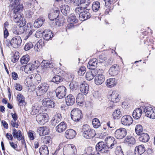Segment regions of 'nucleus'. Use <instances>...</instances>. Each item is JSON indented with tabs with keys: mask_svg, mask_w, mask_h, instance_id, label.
Returning <instances> with one entry per match:
<instances>
[{
	"mask_svg": "<svg viewBox=\"0 0 155 155\" xmlns=\"http://www.w3.org/2000/svg\"><path fill=\"white\" fill-rule=\"evenodd\" d=\"M44 143L49 146L52 143L51 139L50 137L48 136H45L43 139Z\"/></svg>",
	"mask_w": 155,
	"mask_h": 155,
	"instance_id": "53",
	"label": "nucleus"
},
{
	"mask_svg": "<svg viewBox=\"0 0 155 155\" xmlns=\"http://www.w3.org/2000/svg\"><path fill=\"white\" fill-rule=\"evenodd\" d=\"M41 77L40 74H33L28 76L25 81V84L28 86H31L33 84H39L41 81Z\"/></svg>",
	"mask_w": 155,
	"mask_h": 155,
	"instance_id": "1",
	"label": "nucleus"
},
{
	"mask_svg": "<svg viewBox=\"0 0 155 155\" xmlns=\"http://www.w3.org/2000/svg\"><path fill=\"white\" fill-rule=\"evenodd\" d=\"M46 128L44 127H38L37 131L41 136H43L47 134V131L46 130Z\"/></svg>",
	"mask_w": 155,
	"mask_h": 155,
	"instance_id": "46",
	"label": "nucleus"
},
{
	"mask_svg": "<svg viewBox=\"0 0 155 155\" xmlns=\"http://www.w3.org/2000/svg\"><path fill=\"white\" fill-rule=\"evenodd\" d=\"M84 10L82 7H77L75 9V12L76 14H80L81 12H82V11H84Z\"/></svg>",
	"mask_w": 155,
	"mask_h": 155,
	"instance_id": "64",
	"label": "nucleus"
},
{
	"mask_svg": "<svg viewBox=\"0 0 155 155\" xmlns=\"http://www.w3.org/2000/svg\"><path fill=\"white\" fill-rule=\"evenodd\" d=\"M115 153L117 155H124L123 151L120 146L117 147L115 151Z\"/></svg>",
	"mask_w": 155,
	"mask_h": 155,
	"instance_id": "55",
	"label": "nucleus"
},
{
	"mask_svg": "<svg viewBox=\"0 0 155 155\" xmlns=\"http://www.w3.org/2000/svg\"><path fill=\"white\" fill-rule=\"evenodd\" d=\"M59 13V10L58 8L52 9L48 14V18L51 21H54L58 17Z\"/></svg>",
	"mask_w": 155,
	"mask_h": 155,
	"instance_id": "19",
	"label": "nucleus"
},
{
	"mask_svg": "<svg viewBox=\"0 0 155 155\" xmlns=\"http://www.w3.org/2000/svg\"><path fill=\"white\" fill-rule=\"evenodd\" d=\"M45 20L38 18L35 21L34 23V26L35 28L41 27L43 25Z\"/></svg>",
	"mask_w": 155,
	"mask_h": 155,
	"instance_id": "43",
	"label": "nucleus"
},
{
	"mask_svg": "<svg viewBox=\"0 0 155 155\" xmlns=\"http://www.w3.org/2000/svg\"><path fill=\"white\" fill-rule=\"evenodd\" d=\"M61 116L60 114H56L52 118L51 120L52 124L54 126L56 125L61 121Z\"/></svg>",
	"mask_w": 155,
	"mask_h": 155,
	"instance_id": "30",
	"label": "nucleus"
},
{
	"mask_svg": "<svg viewBox=\"0 0 155 155\" xmlns=\"http://www.w3.org/2000/svg\"><path fill=\"white\" fill-rule=\"evenodd\" d=\"M86 68L84 67H81L78 71V74L79 75H83L85 72Z\"/></svg>",
	"mask_w": 155,
	"mask_h": 155,
	"instance_id": "60",
	"label": "nucleus"
},
{
	"mask_svg": "<svg viewBox=\"0 0 155 155\" xmlns=\"http://www.w3.org/2000/svg\"><path fill=\"white\" fill-rule=\"evenodd\" d=\"M12 135L14 138H17L18 140H22L23 139V137L22 136L21 131L20 130L17 131L15 129H12Z\"/></svg>",
	"mask_w": 155,
	"mask_h": 155,
	"instance_id": "23",
	"label": "nucleus"
},
{
	"mask_svg": "<svg viewBox=\"0 0 155 155\" xmlns=\"http://www.w3.org/2000/svg\"><path fill=\"white\" fill-rule=\"evenodd\" d=\"M133 119L130 115H124L121 119V123L124 125L129 126L133 123Z\"/></svg>",
	"mask_w": 155,
	"mask_h": 155,
	"instance_id": "13",
	"label": "nucleus"
},
{
	"mask_svg": "<svg viewBox=\"0 0 155 155\" xmlns=\"http://www.w3.org/2000/svg\"><path fill=\"white\" fill-rule=\"evenodd\" d=\"M49 87L48 84L46 83L40 84L38 87L36 91L38 96H41L45 94L48 91Z\"/></svg>",
	"mask_w": 155,
	"mask_h": 155,
	"instance_id": "8",
	"label": "nucleus"
},
{
	"mask_svg": "<svg viewBox=\"0 0 155 155\" xmlns=\"http://www.w3.org/2000/svg\"><path fill=\"white\" fill-rule=\"evenodd\" d=\"M97 60L96 58H93L89 61L87 67L89 69L93 70L97 67Z\"/></svg>",
	"mask_w": 155,
	"mask_h": 155,
	"instance_id": "32",
	"label": "nucleus"
},
{
	"mask_svg": "<svg viewBox=\"0 0 155 155\" xmlns=\"http://www.w3.org/2000/svg\"><path fill=\"white\" fill-rule=\"evenodd\" d=\"M76 134L75 131L71 129L67 130L65 134L66 138L68 139H71L73 138Z\"/></svg>",
	"mask_w": 155,
	"mask_h": 155,
	"instance_id": "27",
	"label": "nucleus"
},
{
	"mask_svg": "<svg viewBox=\"0 0 155 155\" xmlns=\"http://www.w3.org/2000/svg\"><path fill=\"white\" fill-rule=\"evenodd\" d=\"M36 120L39 124L43 125L48 121L49 117L46 113H40L36 116Z\"/></svg>",
	"mask_w": 155,
	"mask_h": 155,
	"instance_id": "5",
	"label": "nucleus"
},
{
	"mask_svg": "<svg viewBox=\"0 0 155 155\" xmlns=\"http://www.w3.org/2000/svg\"><path fill=\"white\" fill-rule=\"evenodd\" d=\"M91 1L90 0H83L81 4L82 7L84 9H85L89 5Z\"/></svg>",
	"mask_w": 155,
	"mask_h": 155,
	"instance_id": "52",
	"label": "nucleus"
},
{
	"mask_svg": "<svg viewBox=\"0 0 155 155\" xmlns=\"http://www.w3.org/2000/svg\"><path fill=\"white\" fill-rule=\"evenodd\" d=\"M124 142L128 144H134L135 143V140L134 138L131 136H127L125 139Z\"/></svg>",
	"mask_w": 155,
	"mask_h": 155,
	"instance_id": "42",
	"label": "nucleus"
},
{
	"mask_svg": "<svg viewBox=\"0 0 155 155\" xmlns=\"http://www.w3.org/2000/svg\"><path fill=\"white\" fill-rule=\"evenodd\" d=\"M40 43L41 42L39 41L34 46V48L35 50L37 51H40V49L41 48L42 46Z\"/></svg>",
	"mask_w": 155,
	"mask_h": 155,
	"instance_id": "57",
	"label": "nucleus"
},
{
	"mask_svg": "<svg viewBox=\"0 0 155 155\" xmlns=\"http://www.w3.org/2000/svg\"><path fill=\"white\" fill-rule=\"evenodd\" d=\"M12 47L14 48H17L21 45L22 40L20 36H16L12 38Z\"/></svg>",
	"mask_w": 155,
	"mask_h": 155,
	"instance_id": "18",
	"label": "nucleus"
},
{
	"mask_svg": "<svg viewBox=\"0 0 155 155\" xmlns=\"http://www.w3.org/2000/svg\"><path fill=\"white\" fill-rule=\"evenodd\" d=\"M30 60L28 55L26 54L23 56L20 59V62L22 64H27Z\"/></svg>",
	"mask_w": 155,
	"mask_h": 155,
	"instance_id": "48",
	"label": "nucleus"
},
{
	"mask_svg": "<svg viewBox=\"0 0 155 155\" xmlns=\"http://www.w3.org/2000/svg\"><path fill=\"white\" fill-rule=\"evenodd\" d=\"M41 66L43 69L52 68L53 67V64L50 63L48 60H43L41 63Z\"/></svg>",
	"mask_w": 155,
	"mask_h": 155,
	"instance_id": "35",
	"label": "nucleus"
},
{
	"mask_svg": "<svg viewBox=\"0 0 155 155\" xmlns=\"http://www.w3.org/2000/svg\"><path fill=\"white\" fill-rule=\"evenodd\" d=\"M143 128L142 126L140 125H137L136 126L135 131L136 134L140 135L139 138V140L141 142L145 143V134L142 132Z\"/></svg>",
	"mask_w": 155,
	"mask_h": 155,
	"instance_id": "10",
	"label": "nucleus"
},
{
	"mask_svg": "<svg viewBox=\"0 0 155 155\" xmlns=\"http://www.w3.org/2000/svg\"><path fill=\"white\" fill-rule=\"evenodd\" d=\"M121 112L119 109H117L113 112V116L114 119L120 117V115Z\"/></svg>",
	"mask_w": 155,
	"mask_h": 155,
	"instance_id": "51",
	"label": "nucleus"
},
{
	"mask_svg": "<svg viewBox=\"0 0 155 155\" xmlns=\"http://www.w3.org/2000/svg\"><path fill=\"white\" fill-rule=\"evenodd\" d=\"M89 87L88 84L85 81L81 83L80 85V89L82 94H87L88 92Z\"/></svg>",
	"mask_w": 155,
	"mask_h": 155,
	"instance_id": "20",
	"label": "nucleus"
},
{
	"mask_svg": "<svg viewBox=\"0 0 155 155\" xmlns=\"http://www.w3.org/2000/svg\"><path fill=\"white\" fill-rule=\"evenodd\" d=\"M84 95L81 93L78 94L76 98V102L78 105L82 104L84 102Z\"/></svg>",
	"mask_w": 155,
	"mask_h": 155,
	"instance_id": "40",
	"label": "nucleus"
},
{
	"mask_svg": "<svg viewBox=\"0 0 155 155\" xmlns=\"http://www.w3.org/2000/svg\"><path fill=\"white\" fill-rule=\"evenodd\" d=\"M43 37L44 39L45 40H49L53 36L52 32L49 30L43 31Z\"/></svg>",
	"mask_w": 155,
	"mask_h": 155,
	"instance_id": "39",
	"label": "nucleus"
},
{
	"mask_svg": "<svg viewBox=\"0 0 155 155\" xmlns=\"http://www.w3.org/2000/svg\"><path fill=\"white\" fill-rule=\"evenodd\" d=\"M116 83L115 79L114 78H109L106 81V85L109 87H114L116 85Z\"/></svg>",
	"mask_w": 155,
	"mask_h": 155,
	"instance_id": "36",
	"label": "nucleus"
},
{
	"mask_svg": "<svg viewBox=\"0 0 155 155\" xmlns=\"http://www.w3.org/2000/svg\"><path fill=\"white\" fill-rule=\"evenodd\" d=\"M111 101L113 103L118 102L120 99V97L117 92L114 91L110 95Z\"/></svg>",
	"mask_w": 155,
	"mask_h": 155,
	"instance_id": "28",
	"label": "nucleus"
},
{
	"mask_svg": "<svg viewBox=\"0 0 155 155\" xmlns=\"http://www.w3.org/2000/svg\"><path fill=\"white\" fill-rule=\"evenodd\" d=\"M66 104L68 106H71L75 103V100L74 97L71 94L68 95L65 98Z\"/></svg>",
	"mask_w": 155,
	"mask_h": 155,
	"instance_id": "26",
	"label": "nucleus"
},
{
	"mask_svg": "<svg viewBox=\"0 0 155 155\" xmlns=\"http://www.w3.org/2000/svg\"><path fill=\"white\" fill-rule=\"evenodd\" d=\"M82 131L84 137L87 139H90L94 137L95 135V131L90 129L88 125L86 124L84 125L82 127Z\"/></svg>",
	"mask_w": 155,
	"mask_h": 155,
	"instance_id": "2",
	"label": "nucleus"
},
{
	"mask_svg": "<svg viewBox=\"0 0 155 155\" xmlns=\"http://www.w3.org/2000/svg\"><path fill=\"white\" fill-rule=\"evenodd\" d=\"M105 80L104 76L102 74H98L95 76V83L97 85H100L104 83Z\"/></svg>",
	"mask_w": 155,
	"mask_h": 155,
	"instance_id": "22",
	"label": "nucleus"
},
{
	"mask_svg": "<svg viewBox=\"0 0 155 155\" xmlns=\"http://www.w3.org/2000/svg\"><path fill=\"white\" fill-rule=\"evenodd\" d=\"M142 113V110L140 108L135 109L133 113V116L135 119H138L141 117Z\"/></svg>",
	"mask_w": 155,
	"mask_h": 155,
	"instance_id": "33",
	"label": "nucleus"
},
{
	"mask_svg": "<svg viewBox=\"0 0 155 155\" xmlns=\"http://www.w3.org/2000/svg\"><path fill=\"white\" fill-rule=\"evenodd\" d=\"M62 81V78L59 75H56L53 78L52 81L57 84H58Z\"/></svg>",
	"mask_w": 155,
	"mask_h": 155,
	"instance_id": "49",
	"label": "nucleus"
},
{
	"mask_svg": "<svg viewBox=\"0 0 155 155\" xmlns=\"http://www.w3.org/2000/svg\"><path fill=\"white\" fill-rule=\"evenodd\" d=\"M35 65L31 63H29L25 65L24 68V71L27 73H31L35 70Z\"/></svg>",
	"mask_w": 155,
	"mask_h": 155,
	"instance_id": "34",
	"label": "nucleus"
},
{
	"mask_svg": "<svg viewBox=\"0 0 155 155\" xmlns=\"http://www.w3.org/2000/svg\"><path fill=\"white\" fill-rule=\"evenodd\" d=\"M127 134L126 129L121 128L117 129L115 131L114 135L115 137L117 139H122L124 138Z\"/></svg>",
	"mask_w": 155,
	"mask_h": 155,
	"instance_id": "12",
	"label": "nucleus"
},
{
	"mask_svg": "<svg viewBox=\"0 0 155 155\" xmlns=\"http://www.w3.org/2000/svg\"><path fill=\"white\" fill-rule=\"evenodd\" d=\"M100 8V3L98 1L94 2L92 6V9L95 12H97Z\"/></svg>",
	"mask_w": 155,
	"mask_h": 155,
	"instance_id": "44",
	"label": "nucleus"
},
{
	"mask_svg": "<svg viewBox=\"0 0 155 155\" xmlns=\"http://www.w3.org/2000/svg\"><path fill=\"white\" fill-rule=\"evenodd\" d=\"M108 6H106L105 7V14H107L111 10H112L113 8V5H107Z\"/></svg>",
	"mask_w": 155,
	"mask_h": 155,
	"instance_id": "63",
	"label": "nucleus"
},
{
	"mask_svg": "<svg viewBox=\"0 0 155 155\" xmlns=\"http://www.w3.org/2000/svg\"><path fill=\"white\" fill-rule=\"evenodd\" d=\"M68 21L70 23H76L78 22L76 16L73 14H71L68 19Z\"/></svg>",
	"mask_w": 155,
	"mask_h": 155,
	"instance_id": "45",
	"label": "nucleus"
},
{
	"mask_svg": "<svg viewBox=\"0 0 155 155\" xmlns=\"http://www.w3.org/2000/svg\"><path fill=\"white\" fill-rule=\"evenodd\" d=\"M19 58V55L18 53L14 54L11 58L12 61L13 62H16L18 61Z\"/></svg>",
	"mask_w": 155,
	"mask_h": 155,
	"instance_id": "56",
	"label": "nucleus"
},
{
	"mask_svg": "<svg viewBox=\"0 0 155 155\" xmlns=\"http://www.w3.org/2000/svg\"><path fill=\"white\" fill-rule=\"evenodd\" d=\"M98 73V70L97 69H93L87 72L85 77L87 80L90 81L92 80Z\"/></svg>",
	"mask_w": 155,
	"mask_h": 155,
	"instance_id": "16",
	"label": "nucleus"
},
{
	"mask_svg": "<svg viewBox=\"0 0 155 155\" xmlns=\"http://www.w3.org/2000/svg\"><path fill=\"white\" fill-rule=\"evenodd\" d=\"M34 31L35 30H34L29 31H26V34L24 36V39L26 40Z\"/></svg>",
	"mask_w": 155,
	"mask_h": 155,
	"instance_id": "59",
	"label": "nucleus"
},
{
	"mask_svg": "<svg viewBox=\"0 0 155 155\" xmlns=\"http://www.w3.org/2000/svg\"><path fill=\"white\" fill-rule=\"evenodd\" d=\"M23 10H20L16 12H13L12 19L14 21L17 23H20L23 19V15L21 13Z\"/></svg>",
	"mask_w": 155,
	"mask_h": 155,
	"instance_id": "11",
	"label": "nucleus"
},
{
	"mask_svg": "<svg viewBox=\"0 0 155 155\" xmlns=\"http://www.w3.org/2000/svg\"><path fill=\"white\" fill-rule=\"evenodd\" d=\"M108 147L104 142H99L96 146V149L97 151L101 153H106L108 151L109 148Z\"/></svg>",
	"mask_w": 155,
	"mask_h": 155,
	"instance_id": "9",
	"label": "nucleus"
},
{
	"mask_svg": "<svg viewBox=\"0 0 155 155\" xmlns=\"http://www.w3.org/2000/svg\"><path fill=\"white\" fill-rule=\"evenodd\" d=\"M106 59V56L104 54H102L99 56V61L100 62H103Z\"/></svg>",
	"mask_w": 155,
	"mask_h": 155,
	"instance_id": "62",
	"label": "nucleus"
},
{
	"mask_svg": "<svg viewBox=\"0 0 155 155\" xmlns=\"http://www.w3.org/2000/svg\"><path fill=\"white\" fill-rule=\"evenodd\" d=\"M21 0H11L10 2L9 7L14 12H16L20 10H23V7L21 4Z\"/></svg>",
	"mask_w": 155,
	"mask_h": 155,
	"instance_id": "3",
	"label": "nucleus"
},
{
	"mask_svg": "<svg viewBox=\"0 0 155 155\" xmlns=\"http://www.w3.org/2000/svg\"><path fill=\"white\" fill-rule=\"evenodd\" d=\"M105 144L108 146L109 149H112L116 146L117 144L115 141L114 138L112 137H108L105 139Z\"/></svg>",
	"mask_w": 155,
	"mask_h": 155,
	"instance_id": "15",
	"label": "nucleus"
},
{
	"mask_svg": "<svg viewBox=\"0 0 155 155\" xmlns=\"http://www.w3.org/2000/svg\"><path fill=\"white\" fill-rule=\"evenodd\" d=\"M144 146L141 144L135 147L134 153L135 155H140L145 151Z\"/></svg>",
	"mask_w": 155,
	"mask_h": 155,
	"instance_id": "29",
	"label": "nucleus"
},
{
	"mask_svg": "<svg viewBox=\"0 0 155 155\" xmlns=\"http://www.w3.org/2000/svg\"><path fill=\"white\" fill-rule=\"evenodd\" d=\"M118 66L117 64L113 65L109 70L110 75L112 76H115L117 75L118 73Z\"/></svg>",
	"mask_w": 155,
	"mask_h": 155,
	"instance_id": "24",
	"label": "nucleus"
},
{
	"mask_svg": "<svg viewBox=\"0 0 155 155\" xmlns=\"http://www.w3.org/2000/svg\"><path fill=\"white\" fill-rule=\"evenodd\" d=\"M88 9H86L85 11L80 13L79 15V18L80 20L84 21L90 18L91 15L88 12Z\"/></svg>",
	"mask_w": 155,
	"mask_h": 155,
	"instance_id": "21",
	"label": "nucleus"
},
{
	"mask_svg": "<svg viewBox=\"0 0 155 155\" xmlns=\"http://www.w3.org/2000/svg\"><path fill=\"white\" fill-rule=\"evenodd\" d=\"M33 46V45L32 43L31 42H29L26 43L24 49L26 51H27L30 49L32 48Z\"/></svg>",
	"mask_w": 155,
	"mask_h": 155,
	"instance_id": "58",
	"label": "nucleus"
},
{
	"mask_svg": "<svg viewBox=\"0 0 155 155\" xmlns=\"http://www.w3.org/2000/svg\"><path fill=\"white\" fill-rule=\"evenodd\" d=\"M43 32V31H42V30H38L36 32L35 34V37L36 38H40L42 36H43L42 33Z\"/></svg>",
	"mask_w": 155,
	"mask_h": 155,
	"instance_id": "61",
	"label": "nucleus"
},
{
	"mask_svg": "<svg viewBox=\"0 0 155 155\" xmlns=\"http://www.w3.org/2000/svg\"><path fill=\"white\" fill-rule=\"evenodd\" d=\"M39 152L41 155H48V149L46 145L42 146L39 149Z\"/></svg>",
	"mask_w": 155,
	"mask_h": 155,
	"instance_id": "38",
	"label": "nucleus"
},
{
	"mask_svg": "<svg viewBox=\"0 0 155 155\" xmlns=\"http://www.w3.org/2000/svg\"><path fill=\"white\" fill-rule=\"evenodd\" d=\"M43 105L48 108H52L55 106V102L49 98H46L43 99L42 101Z\"/></svg>",
	"mask_w": 155,
	"mask_h": 155,
	"instance_id": "17",
	"label": "nucleus"
},
{
	"mask_svg": "<svg viewBox=\"0 0 155 155\" xmlns=\"http://www.w3.org/2000/svg\"><path fill=\"white\" fill-rule=\"evenodd\" d=\"M71 117L73 120L78 122L81 120L83 117L81 111L78 108H74L71 112Z\"/></svg>",
	"mask_w": 155,
	"mask_h": 155,
	"instance_id": "4",
	"label": "nucleus"
},
{
	"mask_svg": "<svg viewBox=\"0 0 155 155\" xmlns=\"http://www.w3.org/2000/svg\"><path fill=\"white\" fill-rule=\"evenodd\" d=\"M64 18H61L58 19L57 21L56 20V19L55 20L56 25L60 26L63 25V23H64Z\"/></svg>",
	"mask_w": 155,
	"mask_h": 155,
	"instance_id": "54",
	"label": "nucleus"
},
{
	"mask_svg": "<svg viewBox=\"0 0 155 155\" xmlns=\"http://www.w3.org/2000/svg\"><path fill=\"white\" fill-rule=\"evenodd\" d=\"M67 128V125L64 122L60 123L56 127V131L59 133H61L64 131Z\"/></svg>",
	"mask_w": 155,
	"mask_h": 155,
	"instance_id": "31",
	"label": "nucleus"
},
{
	"mask_svg": "<svg viewBox=\"0 0 155 155\" xmlns=\"http://www.w3.org/2000/svg\"><path fill=\"white\" fill-rule=\"evenodd\" d=\"M70 10V7L67 5H62L61 8V12L65 15H67L69 13Z\"/></svg>",
	"mask_w": 155,
	"mask_h": 155,
	"instance_id": "41",
	"label": "nucleus"
},
{
	"mask_svg": "<svg viewBox=\"0 0 155 155\" xmlns=\"http://www.w3.org/2000/svg\"><path fill=\"white\" fill-rule=\"evenodd\" d=\"M67 92V89L65 86H59L55 90L56 96L59 99L64 98L66 95Z\"/></svg>",
	"mask_w": 155,
	"mask_h": 155,
	"instance_id": "6",
	"label": "nucleus"
},
{
	"mask_svg": "<svg viewBox=\"0 0 155 155\" xmlns=\"http://www.w3.org/2000/svg\"><path fill=\"white\" fill-rule=\"evenodd\" d=\"M40 108L38 104L37 103L34 104L32 107L31 114L32 115L36 114L38 112Z\"/></svg>",
	"mask_w": 155,
	"mask_h": 155,
	"instance_id": "37",
	"label": "nucleus"
},
{
	"mask_svg": "<svg viewBox=\"0 0 155 155\" xmlns=\"http://www.w3.org/2000/svg\"><path fill=\"white\" fill-rule=\"evenodd\" d=\"M94 127L96 128H98L101 126V123L99 120L97 118L94 119L92 121Z\"/></svg>",
	"mask_w": 155,
	"mask_h": 155,
	"instance_id": "50",
	"label": "nucleus"
},
{
	"mask_svg": "<svg viewBox=\"0 0 155 155\" xmlns=\"http://www.w3.org/2000/svg\"><path fill=\"white\" fill-rule=\"evenodd\" d=\"M146 116L151 119L155 118V109L151 105L146 106Z\"/></svg>",
	"mask_w": 155,
	"mask_h": 155,
	"instance_id": "14",
	"label": "nucleus"
},
{
	"mask_svg": "<svg viewBox=\"0 0 155 155\" xmlns=\"http://www.w3.org/2000/svg\"><path fill=\"white\" fill-rule=\"evenodd\" d=\"M63 152L64 155H74L77 153V150L74 145L69 144L64 148Z\"/></svg>",
	"mask_w": 155,
	"mask_h": 155,
	"instance_id": "7",
	"label": "nucleus"
},
{
	"mask_svg": "<svg viewBox=\"0 0 155 155\" xmlns=\"http://www.w3.org/2000/svg\"><path fill=\"white\" fill-rule=\"evenodd\" d=\"M24 29L23 27L18 25L12 29V33L15 35H20L24 32Z\"/></svg>",
	"mask_w": 155,
	"mask_h": 155,
	"instance_id": "25",
	"label": "nucleus"
},
{
	"mask_svg": "<svg viewBox=\"0 0 155 155\" xmlns=\"http://www.w3.org/2000/svg\"><path fill=\"white\" fill-rule=\"evenodd\" d=\"M17 100L19 102L20 106L23 105L25 101V98L23 95L19 94L17 95Z\"/></svg>",
	"mask_w": 155,
	"mask_h": 155,
	"instance_id": "47",
	"label": "nucleus"
}]
</instances>
